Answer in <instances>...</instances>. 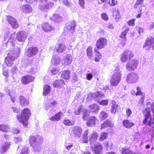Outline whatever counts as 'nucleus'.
Returning a JSON list of instances; mask_svg holds the SVG:
<instances>
[{"label":"nucleus","mask_w":154,"mask_h":154,"mask_svg":"<svg viewBox=\"0 0 154 154\" xmlns=\"http://www.w3.org/2000/svg\"><path fill=\"white\" fill-rule=\"evenodd\" d=\"M98 119L97 117L94 116L90 117L87 122V125L88 127L95 126Z\"/></svg>","instance_id":"nucleus-14"},{"label":"nucleus","mask_w":154,"mask_h":154,"mask_svg":"<svg viewBox=\"0 0 154 154\" xmlns=\"http://www.w3.org/2000/svg\"><path fill=\"white\" fill-rule=\"evenodd\" d=\"M42 29L45 32H51L54 30V27L51 24L48 23H44L42 25Z\"/></svg>","instance_id":"nucleus-21"},{"label":"nucleus","mask_w":154,"mask_h":154,"mask_svg":"<svg viewBox=\"0 0 154 154\" xmlns=\"http://www.w3.org/2000/svg\"><path fill=\"white\" fill-rule=\"evenodd\" d=\"M11 145V143L8 142H3L2 143L0 152L2 153L6 152L9 148Z\"/></svg>","instance_id":"nucleus-18"},{"label":"nucleus","mask_w":154,"mask_h":154,"mask_svg":"<svg viewBox=\"0 0 154 154\" xmlns=\"http://www.w3.org/2000/svg\"><path fill=\"white\" fill-rule=\"evenodd\" d=\"M50 19L52 21L57 23L60 22L62 20V18L57 14H53Z\"/></svg>","instance_id":"nucleus-28"},{"label":"nucleus","mask_w":154,"mask_h":154,"mask_svg":"<svg viewBox=\"0 0 154 154\" xmlns=\"http://www.w3.org/2000/svg\"><path fill=\"white\" fill-rule=\"evenodd\" d=\"M108 116L107 113L103 111H101L99 115V118L101 120H103L106 119Z\"/></svg>","instance_id":"nucleus-42"},{"label":"nucleus","mask_w":154,"mask_h":154,"mask_svg":"<svg viewBox=\"0 0 154 154\" xmlns=\"http://www.w3.org/2000/svg\"><path fill=\"white\" fill-rule=\"evenodd\" d=\"M7 94L9 96L11 101L14 103L16 100V94L15 91L13 90H9L6 92Z\"/></svg>","instance_id":"nucleus-23"},{"label":"nucleus","mask_w":154,"mask_h":154,"mask_svg":"<svg viewBox=\"0 0 154 154\" xmlns=\"http://www.w3.org/2000/svg\"><path fill=\"white\" fill-rule=\"evenodd\" d=\"M126 112V116L128 117L130 116L132 113L131 110L129 109H127Z\"/></svg>","instance_id":"nucleus-63"},{"label":"nucleus","mask_w":154,"mask_h":154,"mask_svg":"<svg viewBox=\"0 0 154 154\" xmlns=\"http://www.w3.org/2000/svg\"><path fill=\"white\" fill-rule=\"evenodd\" d=\"M28 33L26 32L20 31L17 34V39L19 42H24L28 36Z\"/></svg>","instance_id":"nucleus-13"},{"label":"nucleus","mask_w":154,"mask_h":154,"mask_svg":"<svg viewBox=\"0 0 154 154\" xmlns=\"http://www.w3.org/2000/svg\"><path fill=\"white\" fill-rule=\"evenodd\" d=\"M31 115L29 109L25 108L21 111V114L17 115V118L18 121L22 123L25 127L27 126L28 124L27 122Z\"/></svg>","instance_id":"nucleus-2"},{"label":"nucleus","mask_w":154,"mask_h":154,"mask_svg":"<svg viewBox=\"0 0 154 154\" xmlns=\"http://www.w3.org/2000/svg\"><path fill=\"white\" fill-rule=\"evenodd\" d=\"M129 30V28L127 27L124 31L122 32L121 34L120 35V38H124L122 41H121V43L122 46H124L127 41L126 35Z\"/></svg>","instance_id":"nucleus-20"},{"label":"nucleus","mask_w":154,"mask_h":154,"mask_svg":"<svg viewBox=\"0 0 154 154\" xmlns=\"http://www.w3.org/2000/svg\"><path fill=\"white\" fill-rule=\"evenodd\" d=\"M38 51V49L36 47L29 48L25 52L26 55L28 57H31L36 55Z\"/></svg>","instance_id":"nucleus-11"},{"label":"nucleus","mask_w":154,"mask_h":154,"mask_svg":"<svg viewBox=\"0 0 154 154\" xmlns=\"http://www.w3.org/2000/svg\"><path fill=\"white\" fill-rule=\"evenodd\" d=\"M70 130L71 133L77 138L81 137L82 132V128L78 126L72 127L70 129Z\"/></svg>","instance_id":"nucleus-9"},{"label":"nucleus","mask_w":154,"mask_h":154,"mask_svg":"<svg viewBox=\"0 0 154 154\" xmlns=\"http://www.w3.org/2000/svg\"><path fill=\"white\" fill-rule=\"evenodd\" d=\"M63 123L67 126L73 125L74 123L73 122L70 121L68 119H65L63 121Z\"/></svg>","instance_id":"nucleus-52"},{"label":"nucleus","mask_w":154,"mask_h":154,"mask_svg":"<svg viewBox=\"0 0 154 154\" xmlns=\"http://www.w3.org/2000/svg\"><path fill=\"white\" fill-rule=\"evenodd\" d=\"M98 137V134L96 132L94 131L92 134L89 136L88 140L90 141L91 144L92 143L95 141Z\"/></svg>","instance_id":"nucleus-25"},{"label":"nucleus","mask_w":154,"mask_h":154,"mask_svg":"<svg viewBox=\"0 0 154 154\" xmlns=\"http://www.w3.org/2000/svg\"><path fill=\"white\" fill-rule=\"evenodd\" d=\"M150 109L148 107L145 109L143 111L145 119L143 123L149 126V128L148 131H152L154 130L153 128H154V116L153 119L150 117Z\"/></svg>","instance_id":"nucleus-1"},{"label":"nucleus","mask_w":154,"mask_h":154,"mask_svg":"<svg viewBox=\"0 0 154 154\" xmlns=\"http://www.w3.org/2000/svg\"><path fill=\"white\" fill-rule=\"evenodd\" d=\"M107 41L106 39L104 37L99 38L97 41L96 45L97 48L96 49H101L103 48L106 45Z\"/></svg>","instance_id":"nucleus-10"},{"label":"nucleus","mask_w":154,"mask_h":154,"mask_svg":"<svg viewBox=\"0 0 154 154\" xmlns=\"http://www.w3.org/2000/svg\"><path fill=\"white\" fill-rule=\"evenodd\" d=\"M138 63L139 61L137 59L131 60L127 62L126 68L129 71L134 70L136 68Z\"/></svg>","instance_id":"nucleus-8"},{"label":"nucleus","mask_w":154,"mask_h":154,"mask_svg":"<svg viewBox=\"0 0 154 154\" xmlns=\"http://www.w3.org/2000/svg\"><path fill=\"white\" fill-rule=\"evenodd\" d=\"M88 131H85L83 134L82 137V140L84 143H87L88 141Z\"/></svg>","instance_id":"nucleus-44"},{"label":"nucleus","mask_w":154,"mask_h":154,"mask_svg":"<svg viewBox=\"0 0 154 154\" xmlns=\"http://www.w3.org/2000/svg\"><path fill=\"white\" fill-rule=\"evenodd\" d=\"M20 49L17 47L13 51H10L8 53V56L5 59V64L8 66H11L14 63L15 58L19 56Z\"/></svg>","instance_id":"nucleus-3"},{"label":"nucleus","mask_w":154,"mask_h":154,"mask_svg":"<svg viewBox=\"0 0 154 154\" xmlns=\"http://www.w3.org/2000/svg\"><path fill=\"white\" fill-rule=\"evenodd\" d=\"M72 61L71 56L70 55L67 54L64 57L62 60V63L65 66L68 65L71 63Z\"/></svg>","instance_id":"nucleus-19"},{"label":"nucleus","mask_w":154,"mask_h":154,"mask_svg":"<svg viewBox=\"0 0 154 154\" xmlns=\"http://www.w3.org/2000/svg\"><path fill=\"white\" fill-rule=\"evenodd\" d=\"M89 108L92 112H96L100 109L99 106L96 104H94L89 106Z\"/></svg>","instance_id":"nucleus-40"},{"label":"nucleus","mask_w":154,"mask_h":154,"mask_svg":"<svg viewBox=\"0 0 154 154\" xmlns=\"http://www.w3.org/2000/svg\"><path fill=\"white\" fill-rule=\"evenodd\" d=\"M88 131H85L83 134L82 137V140L84 143H87L88 141Z\"/></svg>","instance_id":"nucleus-45"},{"label":"nucleus","mask_w":154,"mask_h":154,"mask_svg":"<svg viewBox=\"0 0 154 154\" xmlns=\"http://www.w3.org/2000/svg\"><path fill=\"white\" fill-rule=\"evenodd\" d=\"M95 51L96 52V54H95V60L96 61H99L101 57V55L100 53L98 51V50L96 48H95L94 49Z\"/></svg>","instance_id":"nucleus-48"},{"label":"nucleus","mask_w":154,"mask_h":154,"mask_svg":"<svg viewBox=\"0 0 154 154\" xmlns=\"http://www.w3.org/2000/svg\"><path fill=\"white\" fill-rule=\"evenodd\" d=\"M134 56V54L131 51L126 50L121 55L120 60L123 63L126 62L130 60Z\"/></svg>","instance_id":"nucleus-7"},{"label":"nucleus","mask_w":154,"mask_h":154,"mask_svg":"<svg viewBox=\"0 0 154 154\" xmlns=\"http://www.w3.org/2000/svg\"><path fill=\"white\" fill-rule=\"evenodd\" d=\"M108 134L107 132H103L100 134V137L99 140L100 141H103L106 140L108 136Z\"/></svg>","instance_id":"nucleus-47"},{"label":"nucleus","mask_w":154,"mask_h":154,"mask_svg":"<svg viewBox=\"0 0 154 154\" xmlns=\"http://www.w3.org/2000/svg\"><path fill=\"white\" fill-rule=\"evenodd\" d=\"M112 106L111 110L112 113L115 114L118 109V106L116 103V102L114 101H112Z\"/></svg>","instance_id":"nucleus-38"},{"label":"nucleus","mask_w":154,"mask_h":154,"mask_svg":"<svg viewBox=\"0 0 154 154\" xmlns=\"http://www.w3.org/2000/svg\"><path fill=\"white\" fill-rule=\"evenodd\" d=\"M15 37V34H12L10 37L9 38L8 42V44H10V45H12V47H14V48H16L17 46H15L14 45V41L15 40V39H14ZM14 50V48L13 49V50Z\"/></svg>","instance_id":"nucleus-39"},{"label":"nucleus","mask_w":154,"mask_h":154,"mask_svg":"<svg viewBox=\"0 0 154 154\" xmlns=\"http://www.w3.org/2000/svg\"><path fill=\"white\" fill-rule=\"evenodd\" d=\"M7 21L14 29L17 28L19 26L17 20L13 17L8 16L7 18Z\"/></svg>","instance_id":"nucleus-15"},{"label":"nucleus","mask_w":154,"mask_h":154,"mask_svg":"<svg viewBox=\"0 0 154 154\" xmlns=\"http://www.w3.org/2000/svg\"><path fill=\"white\" fill-rule=\"evenodd\" d=\"M29 148L26 146H25L21 150L20 154H29Z\"/></svg>","instance_id":"nucleus-50"},{"label":"nucleus","mask_w":154,"mask_h":154,"mask_svg":"<svg viewBox=\"0 0 154 154\" xmlns=\"http://www.w3.org/2000/svg\"><path fill=\"white\" fill-rule=\"evenodd\" d=\"M92 77L93 75L91 74L90 73L87 74L86 78L88 80H91L92 79Z\"/></svg>","instance_id":"nucleus-64"},{"label":"nucleus","mask_w":154,"mask_h":154,"mask_svg":"<svg viewBox=\"0 0 154 154\" xmlns=\"http://www.w3.org/2000/svg\"><path fill=\"white\" fill-rule=\"evenodd\" d=\"M91 96H92V97L96 100L100 97H104V94L101 92L98 91L95 92L92 94H88L87 99H88V98H89Z\"/></svg>","instance_id":"nucleus-24"},{"label":"nucleus","mask_w":154,"mask_h":154,"mask_svg":"<svg viewBox=\"0 0 154 154\" xmlns=\"http://www.w3.org/2000/svg\"><path fill=\"white\" fill-rule=\"evenodd\" d=\"M60 61V58L57 55H53L51 60V63L54 65H57Z\"/></svg>","instance_id":"nucleus-32"},{"label":"nucleus","mask_w":154,"mask_h":154,"mask_svg":"<svg viewBox=\"0 0 154 154\" xmlns=\"http://www.w3.org/2000/svg\"><path fill=\"white\" fill-rule=\"evenodd\" d=\"M102 149V145L101 144H98L95 146L93 150L95 153L100 154Z\"/></svg>","instance_id":"nucleus-26"},{"label":"nucleus","mask_w":154,"mask_h":154,"mask_svg":"<svg viewBox=\"0 0 154 154\" xmlns=\"http://www.w3.org/2000/svg\"><path fill=\"white\" fill-rule=\"evenodd\" d=\"M42 142V137L40 136H31L30 137L29 142L33 147V150L35 152L39 151L40 149V144Z\"/></svg>","instance_id":"nucleus-4"},{"label":"nucleus","mask_w":154,"mask_h":154,"mask_svg":"<svg viewBox=\"0 0 154 154\" xmlns=\"http://www.w3.org/2000/svg\"><path fill=\"white\" fill-rule=\"evenodd\" d=\"M0 131L4 132H8L10 131V128L8 125L1 124L0 125Z\"/></svg>","instance_id":"nucleus-31"},{"label":"nucleus","mask_w":154,"mask_h":154,"mask_svg":"<svg viewBox=\"0 0 154 154\" xmlns=\"http://www.w3.org/2000/svg\"><path fill=\"white\" fill-rule=\"evenodd\" d=\"M109 126L112 127L113 126V124L109 120H106L101 125L100 128L103 129Z\"/></svg>","instance_id":"nucleus-33"},{"label":"nucleus","mask_w":154,"mask_h":154,"mask_svg":"<svg viewBox=\"0 0 154 154\" xmlns=\"http://www.w3.org/2000/svg\"><path fill=\"white\" fill-rule=\"evenodd\" d=\"M75 24L74 22H71L70 24L67 27V29L70 31H72L75 29Z\"/></svg>","instance_id":"nucleus-51"},{"label":"nucleus","mask_w":154,"mask_h":154,"mask_svg":"<svg viewBox=\"0 0 154 154\" xmlns=\"http://www.w3.org/2000/svg\"><path fill=\"white\" fill-rule=\"evenodd\" d=\"M108 3L111 6H114L117 3V1L115 0H112L111 2H109Z\"/></svg>","instance_id":"nucleus-60"},{"label":"nucleus","mask_w":154,"mask_h":154,"mask_svg":"<svg viewBox=\"0 0 154 154\" xmlns=\"http://www.w3.org/2000/svg\"><path fill=\"white\" fill-rule=\"evenodd\" d=\"M63 3L64 5L68 7L71 6L72 5V4L67 0H63Z\"/></svg>","instance_id":"nucleus-57"},{"label":"nucleus","mask_w":154,"mask_h":154,"mask_svg":"<svg viewBox=\"0 0 154 154\" xmlns=\"http://www.w3.org/2000/svg\"><path fill=\"white\" fill-rule=\"evenodd\" d=\"M121 72L119 67L115 69L110 80L111 85L116 86L119 83L121 79Z\"/></svg>","instance_id":"nucleus-5"},{"label":"nucleus","mask_w":154,"mask_h":154,"mask_svg":"<svg viewBox=\"0 0 154 154\" xmlns=\"http://www.w3.org/2000/svg\"><path fill=\"white\" fill-rule=\"evenodd\" d=\"M12 111L16 113H19L20 111V109L17 106L16 107H13L11 108Z\"/></svg>","instance_id":"nucleus-56"},{"label":"nucleus","mask_w":154,"mask_h":154,"mask_svg":"<svg viewBox=\"0 0 154 154\" xmlns=\"http://www.w3.org/2000/svg\"><path fill=\"white\" fill-rule=\"evenodd\" d=\"M83 109V106H79L77 109L75 110V113L77 115L79 114Z\"/></svg>","instance_id":"nucleus-53"},{"label":"nucleus","mask_w":154,"mask_h":154,"mask_svg":"<svg viewBox=\"0 0 154 154\" xmlns=\"http://www.w3.org/2000/svg\"><path fill=\"white\" fill-rule=\"evenodd\" d=\"M154 41V40L153 38H151L150 39H148L144 44L143 48H145V50H146L149 49L151 47H152Z\"/></svg>","instance_id":"nucleus-22"},{"label":"nucleus","mask_w":154,"mask_h":154,"mask_svg":"<svg viewBox=\"0 0 154 154\" xmlns=\"http://www.w3.org/2000/svg\"><path fill=\"white\" fill-rule=\"evenodd\" d=\"M56 51L60 53H62L66 49V45L63 44H59L56 47Z\"/></svg>","instance_id":"nucleus-29"},{"label":"nucleus","mask_w":154,"mask_h":154,"mask_svg":"<svg viewBox=\"0 0 154 154\" xmlns=\"http://www.w3.org/2000/svg\"><path fill=\"white\" fill-rule=\"evenodd\" d=\"M138 77L137 74L134 73H131L128 75L127 81L129 83H135L137 80Z\"/></svg>","instance_id":"nucleus-12"},{"label":"nucleus","mask_w":154,"mask_h":154,"mask_svg":"<svg viewBox=\"0 0 154 154\" xmlns=\"http://www.w3.org/2000/svg\"><path fill=\"white\" fill-rule=\"evenodd\" d=\"M137 92L136 93V95L137 96L139 95H142V94L144 95L142 93V92H141V91L140 90V88L139 87H137Z\"/></svg>","instance_id":"nucleus-61"},{"label":"nucleus","mask_w":154,"mask_h":154,"mask_svg":"<svg viewBox=\"0 0 154 154\" xmlns=\"http://www.w3.org/2000/svg\"><path fill=\"white\" fill-rule=\"evenodd\" d=\"M101 17L102 19L105 21H107L108 20V17L106 13H102Z\"/></svg>","instance_id":"nucleus-54"},{"label":"nucleus","mask_w":154,"mask_h":154,"mask_svg":"<svg viewBox=\"0 0 154 154\" xmlns=\"http://www.w3.org/2000/svg\"><path fill=\"white\" fill-rule=\"evenodd\" d=\"M51 90L50 87L47 85H45L44 86L43 90V95H46L49 93Z\"/></svg>","instance_id":"nucleus-41"},{"label":"nucleus","mask_w":154,"mask_h":154,"mask_svg":"<svg viewBox=\"0 0 154 154\" xmlns=\"http://www.w3.org/2000/svg\"><path fill=\"white\" fill-rule=\"evenodd\" d=\"M70 72L69 70H65L63 72L61 77L66 79H69L70 77Z\"/></svg>","instance_id":"nucleus-37"},{"label":"nucleus","mask_w":154,"mask_h":154,"mask_svg":"<svg viewBox=\"0 0 154 154\" xmlns=\"http://www.w3.org/2000/svg\"><path fill=\"white\" fill-rule=\"evenodd\" d=\"M35 79V78L31 75H26L22 77V82L25 85L33 82Z\"/></svg>","instance_id":"nucleus-17"},{"label":"nucleus","mask_w":154,"mask_h":154,"mask_svg":"<svg viewBox=\"0 0 154 154\" xmlns=\"http://www.w3.org/2000/svg\"><path fill=\"white\" fill-rule=\"evenodd\" d=\"M87 55L89 58H91L92 57V48L89 47L86 50Z\"/></svg>","instance_id":"nucleus-49"},{"label":"nucleus","mask_w":154,"mask_h":154,"mask_svg":"<svg viewBox=\"0 0 154 154\" xmlns=\"http://www.w3.org/2000/svg\"><path fill=\"white\" fill-rule=\"evenodd\" d=\"M20 10L24 14H26L31 13L32 11V8L29 4L24 5H21Z\"/></svg>","instance_id":"nucleus-16"},{"label":"nucleus","mask_w":154,"mask_h":154,"mask_svg":"<svg viewBox=\"0 0 154 154\" xmlns=\"http://www.w3.org/2000/svg\"><path fill=\"white\" fill-rule=\"evenodd\" d=\"M64 84L63 80L62 79H60L54 81L53 84V85L55 87L60 88L63 86Z\"/></svg>","instance_id":"nucleus-30"},{"label":"nucleus","mask_w":154,"mask_h":154,"mask_svg":"<svg viewBox=\"0 0 154 154\" xmlns=\"http://www.w3.org/2000/svg\"><path fill=\"white\" fill-rule=\"evenodd\" d=\"M89 112L86 109H84L83 111V116L82 118L84 120L87 119L89 116Z\"/></svg>","instance_id":"nucleus-46"},{"label":"nucleus","mask_w":154,"mask_h":154,"mask_svg":"<svg viewBox=\"0 0 154 154\" xmlns=\"http://www.w3.org/2000/svg\"><path fill=\"white\" fill-rule=\"evenodd\" d=\"M123 125L127 128H130L134 125L133 122L128 120H124L123 122Z\"/></svg>","instance_id":"nucleus-35"},{"label":"nucleus","mask_w":154,"mask_h":154,"mask_svg":"<svg viewBox=\"0 0 154 154\" xmlns=\"http://www.w3.org/2000/svg\"><path fill=\"white\" fill-rule=\"evenodd\" d=\"M36 2H39L40 3L39 4L38 8L42 11H44L46 9L51 8L54 5L53 3L48 2V0H34Z\"/></svg>","instance_id":"nucleus-6"},{"label":"nucleus","mask_w":154,"mask_h":154,"mask_svg":"<svg viewBox=\"0 0 154 154\" xmlns=\"http://www.w3.org/2000/svg\"><path fill=\"white\" fill-rule=\"evenodd\" d=\"M20 104L22 106H25L29 104V102L27 100L22 96H20Z\"/></svg>","instance_id":"nucleus-36"},{"label":"nucleus","mask_w":154,"mask_h":154,"mask_svg":"<svg viewBox=\"0 0 154 154\" xmlns=\"http://www.w3.org/2000/svg\"><path fill=\"white\" fill-rule=\"evenodd\" d=\"M57 104V103L55 101H51L49 103V104L45 107V109L46 110L48 111V109L51 108L56 107Z\"/></svg>","instance_id":"nucleus-34"},{"label":"nucleus","mask_w":154,"mask_h":154,"mask_svg":"<svg viewBox=\"0 0 154 154\" xmlns=\"http://www.w3.org/2000/svg\"><path fill=\"white\" fill-rule=\"evenodd\" d=\"M99 104L103 106H106L108 104V101L107 100H103L99 102Z\"/></svg>","instance_id":"nucleus-58"},{"label":"nucleus","mask_w":154,"mask_h":154,"mask_svg":"<svg viewBox=\"0 0 154 154\" xmlns=\"http://www.w3.org/2000/svg\"><path fill=\"white\" fill-rule=\"evenodd\" d=\"M121 150L122 154H134L131 149L128 148H122Z\"/></svg>","instance_id":"nucleus-43"},{"label":"nucleus","mask_w":154,"mask_h":154,"mask_svg":"<svg viewBox=\"0 0 154 154\" xmlns=\"http://www.w3.org/2000/svg\"><path fill=\"white\" fill-rule=\"evenodd\" d=\"M63 113L61 112H59L55 116L50 118L49 120L52 121H57L60 120L61 116H62Z\"/></svg>","instance_id":"nucleus-27"},{"label":"nucleus","mask_w":154,"mask_h":154,"mask_svg":"<svg viewBox=\"0 0 154 154\" xmlns=\"http://www.w3.org/2000/svg\"><path fill=\"white\" fill-rule=\"evenodd\" d=\"M79 4L82 8H85V0H79Z\"/></svg>","instance_id":"nucleus-59"},{"label":"nucleus","mask_w":154,"mask_h":154,"mask_svg":"<svg viewBox=\"0 0 154 154\" xmlns=\"http://www.w3.org/2000/svg\"><path fill=\"white\" fill-rule=\"evenodd\" d=\"M135 21V19H134L131 20L127 22L128 24L130 26H134L135 25L134 22Z\"/></svg>","instance_id":"nucleus-55"},{"label":"nucleus","mask_w":154,"mask_h":154,"mask_svg":"<svg viewBox=\"0 0 154 154\" xmlns=\"http://www.w3.org/2000/svg\"><path fill=\"white\" fill-rule=\"evenodd\" d=\"M22 138L21 137H15L14 138V141L15 142L17 143L21 141H22Z\"/></svg>","instance_id":"nucleus-62"}]
</instances>
